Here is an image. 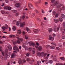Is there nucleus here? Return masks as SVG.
Here are the masks:
<instances>
[{
    "instance_id": "obj_8",
    "label": "nucleus",
    "mask_w": 65,
    "mask_h": 65,
    "mask_svg": "<svg viewBox=\"0 0 65 65\" xmlns=\"http://www.w3.org/2000/svg\"><path fill=\"white\" fill-rule=\"evenodd\" d=\"M7 47L9 51H12V47L10 45H9Z\"/></svg>"
},
{
    "instance_id": "obj_38",
    "label": "nucleus",
    "mask_w": 65,
    "mask_h": 65,
    "mask_svg": "<svg viewBox=\"0 0 65 65\" xmlns=\"http://www.w3.org/2000/svg\"><path fill=\"white\" fill-rule=\"evenodd\" d=\"M54 30L55 32H57V31H58L57 29L56 28H54Z\"/></svg>"
},
{
    "instance_id": "obj_24",
    "label": "nucleus",
    "mask_w": 65,
    "mask_h": 65,
    "mask_svg": "<svg viewBox=\"0 0 65 65\" xmlns=\"http://www.w3.org/2000/svg\"><path fill=\"white\" fill-rule=\"evenodd\" d=\"M12 12L13 13L17 12V10H12Z\"/></svg>"
},
{
    "instance_id": "obj_3",
    "label": "nucleus",
    "mask_w": 65,
    "mask_h": 65,
    "mask_svg": "<svg viewBox=\"0 0 65 65\" xmlns=\"http://www.w3.org/2000/svg\"><path fill=\"white\" fill-rule=\"evenodd\" d=\"M13 50H14V51H17V52H19V51H20L19 49V48L16 46H14L13 47Z\"/></svg>"
},
{
    "instance_id": "obj_51",
    "label": "nucleus",
    "mask_w": 65,
    "mask_h": 65,
    "mask_svg": "<svg viewBox=\"0 0 65 65\" xmlns=\"http://www.w3.org/2000/svg\"><path fill=\"white\" fill-rule=\"evenodd\" d=\"M17 25H19L20 24V23L18 22L16 23Z\"/></svg>"
},
{
    "instance_id": "obj_45",
    "label": "nucleus",
    "mask_w": 65,
    "mask_h": 65,
    "mask_svg": "<svg viewBox=\"0 0 65 65\" xmlns=\"http://www.w3.org/2000/svg\"><path fill=\"white\" fill-rule=\"evenodd\" d=\"M56 49L57 50H59L60 48L59 47H56Z\"/></svg>"
},
{
    "instance_id": "obj_63",
    "label": "nucleus",
    "mask_w": 65,
    "mask_h": 65,
    "mask_svg": "<svg viewBox=\"0 0 65 65\" xmlns=\"http://www.w3.org/2000/svg\"><path fill=\"white\" fill-rule=\"evenodd\" d=\"M43 25H44V24L42 23H41V26H43Z\"/></svg>"
},
{
    "instance_id": "obj_43",
    "label": "nucleus",
    "mask_w": 65,
    "mask_h": 65,
    "mask_svg": "<svg viewBox=\"0 0 65 65\" xmlns=\"http://www.w3.org/2000/svg\"><path fill=\"white\" fill-rule=\"evenodd\" d=\"M6 3H8L9 2V1L8 0H5Z\"/></svg>"
},
{
    "instance_id": "obj_54",
    "label": "nucleus",
    "mask_w": 65,
    "mask_h": 65,
    "mask_svg": "<svg viewBox=\"0 0 65 65\" xmlns=\"http://www.w3.org/2000/svg\"><path fill=\"white\" fill-rule=\"evenodd\" d=\"M9 31H11V28L10 27H9Z\"/></svg>"
},
{
    "instance_id": "obj_23",
    "label": "nucleus",
    "mask_w": 65,
    "mask_h": 65,
    "mask_svg": "<svg viewBox=\"0 0 65 65\" xmlns=\"http://www.w3.org/2000/svg\"><path fill=\"white\" fill-rule=\"evenodd\" d=\"M13 30V31H15L16 30V28L15 26H14L12 28Z\"/></svg>"
},
{
    "instance_id": "obj_49",
    "label": "nucleus",
    "mask_w": 65,
    "mask_h": 65,
    "mask_svg": "<svg viewBox=\"0 0 65 65\" xmlns=\"http://www.w3.org/2000/svg\"><path fill=\"white\" fill-rule=\"evenodd\" d=\"M26 33V32H25V31H23V35H25Z\"/></svg>"
},
{
    "instance_id": "obj_9",
    "label": "nucleus",
    "mask_w": 65,
    "mask_h": 65,
    "mask_svg": "<svg viewBox=\"0 0 65 65\" xmlns=\"http://www.w3.org/2000/svg\"><path fill=\"white\" fill-rule=\"evenodd\" d=\"M48 39L49 40L53 41L54 40V38L53 37H49Z\"/></svg>"
},
{
    "instance_id": "obj_21",
    "label": "nucleus",
    "mask_w": 65,
    "mask_h": 65,
    "mask_svg": "<svg viewBox=\"0 0 65 65\" xmlns=\"http://www.w3.org/2000/svg\"><path fill=\"white\" fill-rule=\"evenodd\" d=\"M32 6H33V5H32V4H30V6H28V7L29 8H30V9H31V7H32Z\"/></svg>"
},
{
    "instance_id": "obj_53",
    "label": "nucleus",
    "mask_w": 65,
    "mask_h": 65,
    "mask_svg": "<svg viewBox=\"0 0 65 65\" xmlns=\"http://www.w3.org/2000/svg\"><path fill=\"white\" fill-rule=\"evenodd\" d=\"M2 54L3 56H4V53L2 52Z\"/></svg>"
},
{
    "instance_id": "obj_20",
    "label": "nucleus",
    "mask_w": 65,
    "mask_h": 65,
    "mask_svg": "<svg viewBox=\"0 0 65 65\" xmlns=\"http://www.w3.org/2000/svg\"><path fill=\"white\" fill-rule=\"evenodd\" d=\"M17 43H18V44H20L21 43V41L19 40H17Z\"/></svg>"
},
{
    "instance_id": "obj_32",
    "label": "nucleus",
    "mask_w": 65,
    "mask_h": 65,
    "mask_svg": "<svg viewBox=\"0 0 65 65\" xmlns=\"http://www.w3.org/2000/svg\"><path fill=\"white\" fill-rule=\"evenodd\" d=\"M1 13L2 14H4L5 13V11L3 10L1 11Z\"/></svg>"
},
{
    "instance_id": "obj_29",
    "label": "nucleus",
    "mask_w": 65,
    "mask_h": 65,
    "mask_svg": "<svg viewBox=\"0 0 65 65\" xmlns=\"http://www.w3.org/2000/svg\"><path fill=\"white\" fill-rule=\"evenodd\" d=\"M25 39H29V37H28V36H25Z\"/></svg>"
},
{
    "instance_id": "obj_47",
    "label": "nucleus",
    "mask_w": 65,
    "mask_h": 65,
    "mask_svg": "<svg viewBox=\"0 0 65 65\" xmlns=\"http://www.w3.org/2000/svg\"><path fill=\"white\" fill-rule=\"evenodd\" d=\"M64 33H65V31H62V35H64Z\"/></svg>"
},
{
    "instance_id": "obj_58",
    "label": "nucleus",
    "mask_w": 65,
    "mask_h": 65,
    "mask_svg": "<svg viewBox=\"0 0 65 65\" xmlns=\"http://www.w3.org/2000/svg\"><path fill=\"white\" fill-rule=\"evenodd\" d=\"M36 45H38V46H39V44L38 43H36Z\"/></svg>"
},
{
    "instance_id": "obj_36",
    "label": "nucleus",
    "mask_w": 65,
    "mask_h": 65,
    "mask_svg": "<svg viewBox=\"0 0 65 65\" xmlns=\"http://www.w3.org/2000/svg\"><path fill=\"white\" fill-rule=\"evenodd\" d=\"M58 4V2L57 1H56L55 3L54 4V5L55 6L56 5H57V4Z\"/></svg>"
},
{
    "instance_id": "obj_61",
    "label": "nucleus",
    "mask_w": 65,
    "mask_h": 65,
    "mask_svg": "<svg viewBox=\"0 0 65 65\" xmlns=\"http://www.w3.org/2000/svg\"><path fill=\"white\" fill-rule=\"evenodd\" d=\"M59 29H60V27H58L57 28V31H58V30H59Z\"/></svg>"
},
{
    "instance_id": "obj_60",
    "label": "nucleus",
    "mask_w": 65,
    "mask_h": 65,
    "mask_svg": "<svg viewBox=\"0 0 65 65\" xmlns=\"http://www.w3.org/2000/svg\"><path fill=\"white\" fill-rule=\"evenodd\" d=\"M22 46L23 47H24V48L25 47V45L24 44L22 45Z\"/></svg>"
},
{
    "instance_id": "obj_19",
    "label": "nucleus",
    "mask_w": 65,
    "mask_h": 65,
    "mask_svg": "<svg viewBox=\"0 0 65 65\" xmlns=\"http://www.w3.org/2000/svg\"><path fill=\"white\" fill-rule=\"evenodd\" d=\"M60 59L61 60H63L64 61L65 60V58L64 57H61L60 58Z\"/></svg>"
},
{
    "instance_id": "obj_34",
    "label": "nucleus",
    "mask_w": 65,
    "mask_h": 65,
    "mask_svg": "<svg viewBox=\"0 0 65 65\" xmlns=\"http://www.w3.org/2000/svg\"><path fill=\"white\" fill-rule=\"evenodd\" d=\"M52 44V45H56V44L55 43H53V42H52L51 43Z\"/></svg>"
},
{
    "instance_id": "obj_37",
    "label": "nucleus",
    "mask_w": 65,
    "mask_h": 65,
    "mask_svg": "<svg viewBox=\"0 0 65 65\" xmlns=\"http://www.w3.org/2000/svg\"><path fill=\"white\" fill-rule=\"evenodd\" d=\"M29 55H30L29 53H28L26 54V56L27 57H29Z\"/></svg>"
},
{
    "instance_id": "obj_35",
    "label": "nucleus",
    "mask_w": 65,
    "mask_h": 65,
    "mask_svg": "<svg viewBox=\"0 0 65 65\" xmlns=\"http://www.w3.org/2000/svg\"><path fill=\"white\" fill-rule=\"evenodd\" d=\"M60 22H62V19L61 18H60L59 19Z\"/></svg>"
},
{
    "instance_id": "obj_41",
    "label": "nucleus",
    "mask_w": 65,
    "mask_h": 65,
    "mask_svg": "<svg viewBox=\"0 0 65 65\" xmlns=\"http://www.w3.org/2000/svg\"><path fill=\"white\" fill-rule=\"evenodd\" d=\"M53 15H55V14H56V12H55V11H53Z\"/></svg>"
},
{
    "instance_id": "obj_26",
    "label": "nucleus",
    "mask_w": 65,
    "mask_h": 65,
    "mask_svg": "<svg viewBox=\"0 0 65 65\" xmlns=\"http://www.w3.org/2000/svg\"><path fill=\"white\" fill-rule=\"evenodd\" d=\"M37 64L38 65H39V64H40V63H41V61H37Z\"/></svg>"
},
{
    "instance_id": "obj_30",
    "label": "nucleus",
    "mask_w": 65,
    "mask_h": 65,
    "mask_svg": "<svg viewBox=\"0 0 65 65\" xmlns=\"http://www.w3.org/2000/svg\"><path fill=\"white\" fill-rule=\"evenodd\" d=\"M8 6H6L4 7V9H6V10H7V9H8Z\"/></svg>"
},
{
    "instance_id": "obj_44",
    "label": "nucleus",
    "mask_w": 65,
    "mask_h": 65,
    "mask_svg": "<svg viewBox=\"0 0 65 65\" xmlns=\"http://www.w3.org/2000/svg\"><path fill=\"white\" fill-rule=\"evenodd\" d=\"M36 12L37 13H39V11L36 10Z\"/></svg>"
},
{
    "instance_id": "obj_22",
    "label": "nucleus",
    "mask_w": 65,
    "mask_h": 65,
    "mask_svg": "<svg viewBox=\"0 0 65 65\" xmlns=\"http://www.w3.org/2000/svg\"><path fill=\"white\" fill-rule=\"evenodd\" d=\"M19 40L21 42H22L24 41V39L22 38H20Z\"/></svg>"
},
{
    "instance_id": "obj_57",
    "label": "nucleus",
    "mask_w": 65,
    "mask_h": 65,
    "mask_svg": "<svg viewBox=\"0 0 65 65\" xmlns=\"http://www.w3.org/2000/svg\"><path fill=\"white\" fill-rule=\"evenodd\" d=\"M7 57H5L4 58V60H7Z\"/></svg>"
},
{
    "instance_id": "obj_11",
    "label": "nucleus",
    "mask_w": 65,
    "mask_h": 65,
    "mask_svg": "<svg viewBox=\"0 0 65 65\" xmlns=\"http://www.w3.org/2000/svg\"><path fill=\"white\" fill-rule=\"evenodd\" d=\"M20 6V4L19 3H17L15 4V6L16 7H19Z\"/></svg>"
},
{
    "instance_id": "obj_27",
    "label": "nucleus",
    "mask_w": 65,
    "mask_h": 65,
    "mask_svg": "<svg viewBox=\"0 0 65 65\" xmlns=\"http://www.w3.org/2000/svg\"><path fill=\"white\" fill-rule=\"evenodd\" d=\"M28 43H29V45L30 46H31V45H33V43H31L29 42H28Z\"/></svg>"
},
{
    "instance_id": "obj_40",
    "label": "nucleus",
    "mask_w": 65,
    "mask_h": 65,
    "mask_svg": "<svg viewBox=\"0 0 65 65\" xmlns=\"http://www.w3.org/2000/svg\"><path fill=\"white\" fill-rule=\"evenodd\" d=\"M25 15H23L22 16V19L23 20H24V19H25Z\"/></svg>"
},
{
    "instance_id": "obj_48",
    "label": "nucleus",
    "mask_w": 65,
    "mask_h": 65,
    "mask_svg": "<svg viewBox=\"0 0 65 65\" xmlns=\"http://www.w3.org/2000/svg\"><path fill=\"white\" fill-rule=\"evenodd\" d=\"M0 51L1 52H2V49L1 47H0Z\"/></svg>"
},
{
    "instance_id": "obj_2",
    "label": "nucleus",
    "mask_w": 65,
    "mask_h": 65,
    "mask_svg": "<svg viewBox=\"0 0 65 65\" xmlns=\"http://www.w3.org/2000/svg\"><path fill=\"white\" fill-rule=\"evenodd\" d=\"M44 52H42L41 53L40 52H38L37 54V55L38 56H39L40 57V56H41L42 57L43 56V55Z\"/></svg>"
},
{
    "instance_id": "obj_31",
    "label": "nucleus",
    "mask_w": 65,
    "mask_h": 65,
    "mask_svg": "<svg viewBox=\"0 0 65 65\" xmlns=\"http://www.w3.org/2000/svg\"><path fill=\"white\" fill-rule=\"evenodd\" d=\"M2 29L3 30V31H4V30H5V29H6V27H5L4 26H3L2 27Z\"/></svg>"
},
{
    "instance_id": "obj_6",
    "label": "nucleus",
    "mask_w": 65,
    "mask_h": 65,
    "mask_svg": "<svg viewBox=\"0 0 65 65\" xmlns=\"http://www.w3.org/2000/svg\"><path fill=\"white\" fill-rule=\"evenodd\" d=\"M16 56V54H15V53H13L11 56V58L12 59V58H14L15 57V56Z\"/></svg>"
},
{
    "instance_id": "obj_55",
    "label": "nucleus",
    "mask_w": 65,
    "mask_h": 65,
    "mask_svg": "<svg viewBox=\"0 0 65 65\" xmlns=\"http://www.w3.org/2000/svg\"><path fill=\"white\" fill-rule=\"evenodd\" d=\"M62 9L63 10H65V8H64L63 7H62Z\"/></svg>"
},
{
    "instance_id": "obj_5",
    "label": "nucleus",
    "mask_w": 65,
    "mask_h": 65,
    "mask_svg": "<svg viewBox=\"0 0 65 65\" xmlns=\"http://www.w3.org/2000/svg\"><path fill=\"white\" fill-rule=\"evenodd\" d=\"M25 22H23L22 23L20 24V26L21 27V28H22V27H23L25 26Z\"/></svg>"
},
{
    "instance_id": "obj_56",
    "label": "nucleus",
    "mask_w": 65,
    "mask_h": 65,
    "mask_svg": "<svg viewBox=\"0 0 65 65\" xmlns=\"http://www.w3.org/2000/svg\"><path fill=\"white\" fill-rule=\"evenodd\" d=\"M4 3H3V4L1 6H2V7L3 6H4Z\"/></svg>"
},
{
    "instance_id": "obj_10",
    "label": "nucleus",
    "mask_w": 65,
    "mask_h": 65,
    "mask_svg": "<svg viewBox=\"0 0 65 65\" xmlns=\"http://www.w3.org/2000/svg\"><path fill=\"white\" fill-rule=\"evenodd\" d=\"M26 31L28 32V33H31V30L29 28H28V27H26Z\"/></svg>"
},
{
    "instance_id": "obj_50",
    "label": "nucleus",
    "mask_w": 65,
    "mask_h": 65,
    "mask_svg": "<svg viewBox=\"0 0 65 65\" xmlns=\"http://www.w3.org/2000/svg\"><path fill=\"white\" fill-rule=\"evenodd\" d=\"M35 54V50H33V54Z\"/></svg>"
},
{
    "instance_id": "obj_18",
    "label": "nucleus",
    "mask_w": 65,
    "mask_h": 65,
    "mask_svg": "<svg viewBox=\"0 0 65 65\" xmlns=\"http://www.w3.org/2000/svg\"><path fill=\"white\" fill-rule=\"evenodd\" d=\"M21 31V30H18V34H20L22 33V32Z\"/></svg>"
},
{
    "instance_id": "obj_42",
    "label": "nucleus",
    "mask_w": 65,
    "mask_h": 65,
    "mask_svg": "<svg viewBox=\"0 0 65 65\" xmlns=\"http://www.w3.org/2000/svg\"><path fill=\"white\" fill-rule=\"evenodd\" d=\"M58 14H56L55 15V18H57V17H58Z\"/></svg>"
},
{
    "instance_id": "obj_59",
    "label": "nucleus",
    "mask_w": 65,
    "mask_h": 65,
    "mask_svg": "<svg viewBox=\"0 0 65 65\" xmlns=\"http://www.w3.org/2000/svg\"><path fill=\"white\" fill-rule=\"evenodd\" d=\"M55 36H56V34H54L53 35V36L54 37H55Z\"/></svg>"
},
{
    "instance_id": "obj_62",
    "label": "nucleus",
    "mask_w": 65,
    "mask_h": 65,
    "mask_svg": "<svg viewBox=\"0 0 65 65\" xmlns=\"http://www.w3.org/2000/svg\"><path fill=\"white\" fill-rule=\"evenodd\" d=\"M2 43H3V42L1 41H0V44H2Z\"/></svg>"
},
{
    "instance_id": "obj_15",
    "label": "nucleus",
    "mask_w": 65,
    "mask_h": 65,
    "mask_svg": "<svg viewBox=\"0 0 65 65\" xmlns=\"http://www.w3.org/2000/svg\"><path fill=\"white\" fill-rule=\"evenodd\" d=\"M47 53H46L44 54V53H43V56H42V57H45L47 55Z\"/></svg>"
},
{
    "instance_id": "obj_39",
    "label": "nucleus",
    "mask_w": 65,
    "mask_h": 65,
    "mask_svg": "<svg viewBox=\"0 0 65 65\" xmlns=\"http://www.w3.org/2000/svg\"><path fill=\"white\" fill-rule=\"evenodd\" d=\"M62 38L63 39H65V36H63L62 37Z\"/></svg>"
},
{
    "instance_id": "obj_46",
    "label": "nucleus",
    "mask_w": 65,
    "mask_h": 65,
    "mask_svg": "<svg viewBox=\"0 0 65 65\" xmlns=\"http://www.w3.org/2000/svg\"><path fill=\"white\" fill-rule=\"evenodd\" d=\"M1 59H3V56H2V55H1L0 56Z\"/></svg>"
},
{
    "instance_id": "obj_1",
    "label": "nucleus",
    "mask_w": 65,
    "mask_h": 65,
    "mask_svg": "<svg viewBox=\"0 0 65 65\" xmlns=\"http://www.w3.org/2000/svg\"><path fill=\"white\" fill-rule=\"evenodd\" d=\"M6 54L5 56L7 57V58L8 57V56L9 57H10V55H11V53L10 52H9L8 53V50H7L6 51Z\"/></svg>"
},
{
    "instance_id": "obj_14",
    "label": "nucleus",
    "mask_w": 65,
    "mask_h": 65,
    "mask_svg": "<svg viewBox=\"0 0 65 65\" xmlns=\"http://www.w3.org/2000/svg\"><path fill=\"white\" fill-rule=\"evenodd\" d=\"M9 36L10 38H12V37H15V36L13 35H9Z\"/></svg>"
},
{
    "instance_id": "obj_16",
    "label": "nucleus",
    "mask_w": 65,
    "mask_h": 65,
    "mask_svg": "<svg viewBox=\"0 0 65 65\" xmlns=\"http://www.w3.org/2000/svg\"><path fill=\"white\" fill-rule=\"evenodd\" d=\"M61 17L63 19H65V15H64L63 14H62L61 15Z\"/></svg>"
},
{
    "instance_id": "obj_33",
    "label": "nucleus",
    "mask_w": 65,
    "mask_h": 65,
    "mask_svg": "<svg viewBox=\"0 0 65 65\" xmlns=\"http://www.w3.org/2000/svg\"><path fill=\"white\" fill-rule=\"evenodd\" d=\"M8 9L9 10H11V7L8 6Z\"/></svg>"
},
{
    "instance_id": "obj_28",
    "label": "nucleus",
    "mask_w": 65,
    "mask_h": 65,
    "mask_svg": "<svg viewBox=\"0 0 65 65\" xmlns=\"http://www.w3.org/2000/svg\"><path fill=\"white\" fill-rule=\"evenodd\" d=\"M53 61L52 60H49L48 62V63H50V64H52V63H53Z\"/></svg>"
},
{
    "instance_id": "obj_12",
    "label": "nucleus",
    "mask_w": 65,
    "mask_h": 65,
    "mask_svg": "<svg viewBox=\"0 0 65 65\" xmlns=\"http://www.w3.org/2000/svg\"><path fill=\"white\" fill-rule=\"evenodd\" d=\"M59 21V19H54V22L55 23H57Z\"/></svg>"
},
{
    "instance_id": "obj_7",
    "label": "nucleus",
    "mask_w": 65,
    "mask_h": 65,
    "mask_svg": "<svg viewBox=\"0 0 65 65\" xmlns=\"http://www.w3.org/2000/svg\"><path fill=\"white\" fill-rule=\"evenodd\" d=\"M33 31L34 33L37 34L38 33V32H39V30H38V29H35Z\"/></svg>"
},
{
    "instance_id": "obj_4",
    "label": "nucleus",
    "mask_w": 65,
    "mask_h": 65,
    "mask_svg": "<svg viewBox=\"0 0 65 65\" xmlns=\"http://www.w3.org/2000/svg\"><path fill=\"white\" fill-rule=\"evenodd\" d=\"M35 47L38 48V50L39 51H41V50H42V47L41 46H40L39 47L38 46H36Z\"/></svg>"
},
{
    "instance_id": "obj_52",
    "label": "nucleus",
    "mask_w": 65,
    "mask_h": 65,
    "mask_svg": "<svg viewBox=\"0 0 65 65\" xmlns=\"http://www.w3.org/2000/svg\"><path fill=\"white\" fill-rule=\"evenodd\" d=\"M31 60H30V59L29 58H27V61H30Z\"/></svg>"
},
{
    "instance_id": "obj_13",
    "label": "nucleus",
    "mask_w": 65,
    "mask_h": 65,
    "mask_svg": "<svg viewBox=\"0 0 65 65\" xmlns=\"http://www.w3.org/2000/svg\"><path fill=\"white\" fill-rule=\"evenodd\" d=\"M53 30V29L52 28H50L48 30V32L49 33H50L51 32H52Z\"/></svg>"
},
{
    "instance_id": "obj_25",
    "label": "nucleus",
    "mask_w": 65,
    "mask_h": 65,
    "mask_svg": "<svg viewBox=\"0 0 65 65\" xmlns=\"http://www.w3.org/2000/svg\"><path fill=\"white\" fill-rule=\"evenodd\" d=\"M5 26L6 28V29H8V25H7V24H5Z\"/></svg>"
},
{
    "instance_id": "obj_64",
    "label": "nucleus",
    "mask_w": 65,
    "mask_h": 65,
    "mask_svg": "<svg viewBox=\"0 0 65 65\" xmlns=\"http://www.w3.org/2000/svg\"><path fill=\"white\" fill-rule=\"evenodd\" d=\"M58 46L59 47H61V46H62V45H59Z\"/></svg>"
},
{
    "instance_id": "obj_17",
    "label": "nucleus",
    "mask_w": 65,
    "mask_h": 65,
    "mask_svg": "<svg viewBox=\"0 0 65 65\" xmlns=\"http://www.w3.org/2000/svg\"><path fill=\"white\" fill-rule=\"evenodd\" d=\"M50 48L52 50H54L55 49V47L53 46H51L50 47Z\"/></svg>"
}]
</instances>
